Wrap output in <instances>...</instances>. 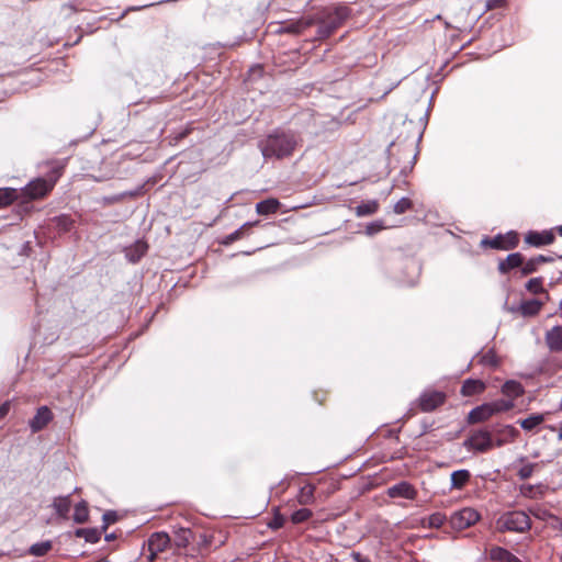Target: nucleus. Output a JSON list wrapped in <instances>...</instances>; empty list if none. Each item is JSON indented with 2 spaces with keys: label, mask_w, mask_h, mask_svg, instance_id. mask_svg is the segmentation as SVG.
I'll use <instances>...</instances> for the list:
<instances>
[{
  "label": "nucleus",
  "mask_w": 562,
  "mask_h": 562,
  "mask_svg": "<svg viewBox=\"0 0 562 562\" xmlns=\"http://www.w3.org/2000/svg\"><path fill=\"white\" fill-rule=\"evenodd\" d=\"M505 3H506V0H487L486 8H487V10H493V9L504 7Z\"/></svg>",
  "instance_id": "nucleus-50"
},
{
  "label": "nucleus",
  "mask_w": 562,
  "mask_h": 562,
  "mask_svg": "<svg viewBox=\"0 0 562 562\" xmlns=\"http://www.w3.org/2000/svg\"><path fill=\"white\" fill-rule=\"evenodd\" d=\"M409 268H411L414 272H417V270H418L417 266H416L414 262H412V263H411Z\"/></svg>",
  "instance_id": "nucleus-55"
},
{
  "label": "nucleus",
  "mask_w": 562,
  "mask_h": 562,
  "mask_svg": "<svg viewBox=\"0 0 562 562\" xmlns=\"http://www.w3.org/2000/svg\"><path fill=\"white\" fill-rule=\"evenodd\" d=\"M53 548V542L50 540L36 542L32 544L29 549V553L34 557H43Z\"/></svg>",
  "instance_id": "nucleus-35"
},
{
  "label": "nucleus",
  "mask_w": 562,
  "mask_h": 562,
  "mask_svg": "<svg viewBox=\"0 0 562 562\" xmlns=\"http://www.w3.org/2000/svg\"><path fill=\"white\" fill-rule=\"evenodd\" d=\"M480 519V514L471 507L454 512L449 519L450 526L456 530H463L473 526Z\"/></svg>",
  "instance_id": "nucleus-6"
},
{
  "label": "nucleus",
  "mask_w": 562,
  "mask_h": 562,
  "mask_svg": "<svg viewBox=\"0 0 562 562\" xmlns=\"http://www.w3.org/2000/svg\"><path fill=\"white\" fill-rule=\"evenodd\" d=\"M492 435H495L494 446L503 447L514 442L519 436V430L513 425L497 424L492 427Z\"/></svg>",
  "instance_id": "nucleus-7"
},
{
  "label": "nucleus",
  "mask_w": 562,
  "mask_h": 562,
  "mask_svg": "<svg viewBox=\"0 0 562 562\" xmlns=\"http://www.w3.org/2000/svg\"><path fill=\"white\" fill-rule=\"evenodd\" d=\"M543 302L537 299L522 301L518 307L519 313L524 317H532L540 313Z\"/></svg>",
  "instance_id": "nucleus-17"
},
{
  "label": "nucleus",
  "mask_w": 562,
  "mask_h": 562,
  "mask_svg": "<svg viewBox=\"0 0 562 562\" xmlns=\"http://www.w3.org/2000/svg\"><path fill=\"white\" fill-rule=\"evenodd\" d=\"M379 209V203L376 200L362 201L359 203L356 209V215L359 217L369 216L374 214Z\"/></svg>",
  "instance_id": "nucleus-26"
},
{
  "label": "nucleus",
  "mask_w": 562,
  "mask_h": 562,
  "mask_svg": "<svg viewBox=\"0 0 562 562\" xmlns=\"http://www.w3.org/2000/svg\"><path fill=\"white\" fill-rule=\"evenodd\" d=\"M147 246L144 241H136L132 247L125 250V256L130 262H137L145 255Z\"/></svg>",
  "instance_id": "nucleus-23"
},
{
  "label": "nucleus",
  "mask_w": 562,
  "mask_h": 562,
  "mask_svg": "<svg viewBox=\"0 0 562 562\" xmlns=\"http://www.w3.org/2000/svg\"><path fill=\"white\" fill-rule=\"evenodd\" d=\"M413 206L412 201L408 198H402L394 204V213L396 214H403L411 210Z\"/></svg>",
  "instance_id": "nucleus-42"
},
{
  "label": "nucleus",
  "mask_w": 562,
  "mask_h": 562,
  "mask_svg": "<svg viewBox=\"0 0 562 562\" xmlns=\"http://www.w3.org/2000/svg\"><path fill=\"white\" fill-rule=\"evenodd\" d=\"M481 362L485 366L490 367H496L498 364V360L496 358V355L490 350L486 353H484L481 358Z\"/></svg>",
  "instance_id": "nucleus-46"
},
{
  "label": "nucleus",
  "mask_w": 562,
  "mask_h": 562,
  "mask_svg": "<svg viewBox=\"0 0 562 562\" xmlns=\"http://www.w3.org/2000/svg\"><path fill=\"white\" fill-rule=\"evenodd\" d=\"M54 222L58 231L61 233L70 232L75 225L74 220L67 214L56 216Z\"/></svg>",
  "instance_id": "nucleus-34"
},
{
  "label": "nucleus",
  "mask_w": 562,
  "mask_h": 562,
  "mask_svg": "<svg viewBox=\"0 0 562 562\" xmlns=\"http://www.w3.org/2000/svg\"><path fill=\"white\" fill-rule=\"evenodd\" d=\"M10 411V402L7 401L0 405V420L4 418Z\"/></svg>",
  "instance_id": "nucleus-52"
},
{
  "label": "nucleus",
  "mask_w": 562,
  "mask_h": 562,
  "mask_svg": "<svg viewBox=\"0 0 562 562\" xmlns=\"http://www.w3.org/2000/svg\"><path fill=\"white\" fill-rule=\"evenodd\" d=\"M72 518L76 524H83L88 520L89 509L86 501H81L75 506Z\"/></svg>",
  "instance_id": "nucleus-32"
},
{
  "label": "nucleus",
  "mask_w": 562,
  "mask_h": 562,
  "mask_svg": "<svg viewBox=\"0 0 562 562\" xmlns=\"http://www.w3.org/2000/svg\"><path fill=\"white\" fill-rule=\"evenodd\" d=\"M524 263V256L520 252H512L504 260L498 262V271L506 274L516 268H520Z\"/></svg>",
  "instance_id": "nucleus-14"
},
{
  "label": "nucleus",
  "mask_w": 562,
  "mask_h": 562,
  "mask_svg": "<svg viewBox=\"0 0 562 562\" xmlns=\"http://www.w3.org/2000/svg\"><path fill=\"white\" fill-rule=\"evenodd\" d=\"M53 418V414L47 406L37 409L35 416L29 422V426L33 432L42 430Z\"/></svg>",
  "instance_id": "nucleus-11"
},
{
  "label": "nucleus",
  "mask_w": 562,
  "mask_h": 562,
  "mask_svg": "<svg viewBox=\"0 0 562 562\" xmlns=\"http://www.w3.org/2000/svg\"><path fill=\"white\" fill-rule=\"evenodd\" d=\"M307 26H310V22L304 20L299 21H289L283 24H281L276 32L278 33H292V34H300L302 33Z\"/></svg>",
  "instance_id": "nucleus-22"
},
{
  "label": "nucleus",
  "mask_w": 562,
  "mask_h": 562,
  "mask_svg": "<svg viewBox=\"0 0 562 562\" xmlns=\"http://www.w3.org/2000/svg\"><path fill=\"white\" fill-rule=\"evenodd\" d=\"M544 340L548 349L551 352H561L562 351V326L557 325L551 329L547 330L544 335Z\"/></svg>",
  "instance_id": "nucleus-12"
},
{
  "label": "nucleus",
  "mask_w": 562,
  "mask_h": 562,
  "mask_svg": "<svg viewBox=\"0 0 562 562\" xmlns=\"http://www.w3.org/2000/svg\"><path fill=\"white\" fill-rule=\"evenodd\" d=\"M495 415L492 403H484L474 407L469 413L470 423H482Z\"/></svg>",
  "instance_id": "nucleus-15"
},
{
  "label": "nucleus",
  "mask_w": 562,
  "mask_h": 562,
  "mask_svg": "<svg viewBox=\"0 0 562 562\" xmlns=\"http://www.w3.org/2000/svg\"><path fill=\"white\" fill-rule=\"evenodd\" d=\"M284 522H285L284 516L282 514H280L278 508H276L273 518L268 524V527L270 529L277 530V529H280L281 527H283Z\"/></svg>",
  "instance_id": "nucleus-44"
},
{
  "label": "nucleus",
  "mask_w": 562,
  "mask_h": 562,
  "mask_svg": "<svg viewBox=\"0 0 562 562\" xmlns=\"http://www.w3.org/2000/svg\"><path fill=\"white\" fill-rule=\"evenodd\" d=\"M465 445L475 452L483 453L491 450L495 447L492 430L479 429L473 431Z\"/></svg>",
  "instance_id": "nucleus-5"
},
{
  "label": "nucleus",
  "mask_w": 562,
  "mask_h": 562,
  "mask_svg": "<svg viewBox=\"0 0 562 562\" xmlns=\"http://www.w3.org/2000/svg\"><path fill=\"white\" fill-rule=\"evenodd\" d=\"M149 5H150V4H144V5H142L140 8H147V7H149Z\"/></svg>",
  "instance_id": "nucleus-61"
},
{
  "label": "nucleus",
  "mask_w": 562,
  "mask_h": 562,
  "mask_svg": "<svg viewBox=\"0 0 562 562\" xmlns=\"http://www.w3.org/2000/svg\"><path fill=\"white\" fill-rule=\"evenodd\" d=\"M530 512L533 515V517H536L537 519L543 520V521H547L550 519L559 520V518L555 515H553L547 508H543L541 506H537V507L532 508Z\"/></svg>",
  "instance_id": "nucleus-38"
},
{
  "label": "nucleus",
  "mask_w": 562,
  "mask_h": 562,
  "mask_svg": "<svg viewBox=\"0 0 562 562\" xmlns=\"http://www.w3.org/2000/svg\"><path fill=\"white\" fill-rule=\"evenodd\" d=\"M538 269H539V266L536 262V260L533 259V257L528 260L524 259V263L521 266V269L519 270V274H520V277H526V276L537 272Z\"/></svg>",
  "instance_id": "nucleus-41"
},
{
  "label": "nucleus",
  "mask_w": 562,
  "mask_h": 562,
  "mask_svg": "<svg viewBox=\"0 0 562 562\" xmlns=\"http://www.w3.org/2000/svg\"><path fill=\"white\" fill-rule=\"evenodd\" d=\"M63 166H55L47 178H36L30 181L23 189L22 194L30 200H37L44 198L50 192L61 176Z\"/></svg>",
  "instance_id": "nucleus-3"
},
{
  "label": "nucleus",
  "mask_w": 562,
  "mask_h": 562,
  "mask_svg": "<svg viewBox=\"0 0 562 562\" xmlns=\"http://www.w3.org/2000/svg\"><path fill=\"white\" fill-rule=\"evenodd\" d=\"M517 240L513 238L510 241L505 244L504 238L502 235H497L493 238H484L482 240V245H487L493 249H510L516 247Z\"/></svg>",
  "instance_id": "nucleus-24"
},
{
  "label": "nucleus",
  "mask_w": 562,
  "mask_h": 562,
  "mask_svg": "<svg viewBox=\"0 0 562 562\" xmlns=\"http://www.w3.org/2000/svg\"><path fill=\"white\" fill-rule=\"evenodd\" d=\"M383 229V223L381 221H375L367 225L366 233L367 235H374Z\"/></svg>",
  "instance_id": "nucleus-48"
},
{
  "label": "nucleus",
  "mask_w": 562,
  "mask_h": 562,
  "mask_svg": "<svg viewBox=\"0 0 562 562\" xmlns=\"http://www.w3.org/2000/svg\"><path fill=\"white\" fill-rule=\"evenodd\" d=\"M402 282H403L405 285H409V286H412V285H415V284H416V280H415V279H411V280H408V281H402Z\"/></svg>",
  "instance_id": "nucleus-53"
},
{
  "label": "nucleus",
  "mask_w": 562,
  "mask_h": 562,
  "mask_svg": "<svg viewBox=\"0 0 562 562\" xmlns=\"http://www.w3.org/2000/svg\"><path fill=\"white\" fill-rule=\"evenodd\" d=\"M533 259L536 260V262L538 263L539 267L541 265H543V263H548V262H552L553 261V257L544 256V255L535 256Z\"/></svg>",
  "instance_id": "nucleus-51"
},
{
  "label": "nucleus",
  "mask_w": 562,
  "mask_h": 562,
  "mask_svg": "<svg viewBox=\"0 0 562 562\" xmlns=\"http://www.w3.org/2000/svg\"><path fill=\"white\" fill-rule=\"evenodd\" d=\"M355 557H356V559L358 560V562H370V561H369V560H367V559L359 560V558L361 557V554H360V553H356V554H355Z\"/></svg>",
  "instance_id": "nucleus-54"
},
{
  "label": "nucleus",
  "mask_w": 562,
  "mask_h": 562,
  "mask_svg": "<svg viewBox=\"0 0 562 562\" xmlns=\"http://www.w3.org/2000/svg\"><path fill=\"white\" fill-rule=\"evenodd\" d=\"M75 535L90 543H97L101 539V531L95 528H79L75 531Z\"/></svg>",
  "instance_id": "nucleus-28"
},
{
  "label": "nucleus",
  "mask_w": 562,
  "mask_h": 562,
  "mask_svg": "<svg viewBox=\"0 0 562 562\" xmlns=\"http://www.w3.org/2000/svg\"><path fill=\"white\" fill-rule=\"evenodd\" d=\"M116 519H117V515L114 510L105 512L102 516V520H103L102 529L105 530L108 528V526L115 522Z\"/></svg>",
  "instance_id": "nucleus-47"
},
{
  "label": "nucleus",
  "mask_w": 562,
  "mask_h": 562,
  "mask_svg": "<svg viewBox=\"0 0 562 562\" xmlns=\"http://www.w3.org/2000/svg\"><path fill=\"white\" fill-rule=\"evenodd\" d=\"M445 26H446V29L452 27V25L448 21H445Z\"/></svg>",
  "instance_id": "nucleus-58"
},
{
  "label": "nucleus",
  "mask_w": 562,
  "mask_h": 562,
  "mask_svg": "<svg viewBox=\"0 0 562 562\" xmlns=\"http://www.w3.org/2000/svg\"><path fill=\"white\" fill-rule=\"evenodd\" d=\"M471 479V473L467 469L453 471L450 476L451 490H462Z\"/></svg>",
  "instance_id": "nucleus-20"
},
{
  "label": "nucleus",
  "mask_w": 562,
  "mask_h": 562,
  "mask_svg": "<svg viewBox=\"0 0 562 562\" xmlns=\"http://www.w3.org/2000/svg\"><path fill=\"white\" fill-rule=\"evenodd\" d=\"M312 516H313V513H312L311 509H308V508H301V509L295 510L291 515V521L293 524L297 525V524H301V522H304V521L308 520Z\"/></svg>",
  "instance_id": "nucleus-39"
},
{
  "label": "nucleus",
  "mask_w": 562,
  "mask_h": 562,
  "mask_svg": "<svg viewBox=\"0 0 562 562\" xmlns=\"http://www.w3.org/2000/svg\"><path fill=\"white\" fill-rule=\"evenodd\" d=\"M544 422V415L537 413L531 414L524 419H519L517 423L525 431H537L540 425Z\"/></svg>",
  "instance_id": "nucleus-21"
},
{
  "label": "nucleus",
  "mask_w": 562,
  "mask_h": 562,
  "mask_svg": "<svg viewBox=\"0 0 562 562\" xmlns=\"http://www.w3.org/2000/svg\"><path fill=\"white\" fill-rule=\"evenodd\" d=\"M525 288L528 292L532 294H540L546 292L543 288V278L541 277L531 278L530 280L527 281Z\"/></svg>",
  "instance_id": "nucleus-36"
},
{
  "label": "nucleus",
  "mask_w": 562,
  "mask_h": 562,
  "mask_svg": "<svg viewBox=\"0 0 562 562\" xmlns=\"http://www.w3.org/2000/svg\"><path fill=\"white\" fill-rule=\"evenodd\" d=\"M558 438H559V440H562V424H561V428H560V432L558 435Z\"/></svg>",
  "instance_id": "nucleus-57"
},
{
  "label": "nucleus",
  "mask_w": 562,
  "mask_h": 562,
  "mask_svg": "<svg viewBox=\"0 0 562 562\" xmlns=\"http://www.w3.org/2000/svg\"><path fill=\"white\" fill-rule=\"evenodd\" d=\"M19 196V192L12 188L0 189V207H4L13 203Z\"/></svg>",
  "instance_id": "nucleus-33"
},
{
  "label": "nucleus",
  "mask_w": 562,
  "mask_h": 562,
  "mask_svg": "<svg viewBox=\"0 0 562 562\" xmlns=\"http://www.w3.org/2000/svg\"><path fill=\"white\" fill-rule=\"evenodd\" d=\"M300 143L299 133L276 128L259 142V148L265 159H284L293 155Z\"/></svg>",
  "instance_id": "nucleus-1"
},
{
  "label": "nucleus",
  "mask_w": 562,
  "mask_h": 562,
  "mask_svg": "<svg viewBox=\"0 0 562 562\" xmlns=\"http://www.w3.org/2000/svg\"><path fill=\"white\" fill-rule=\"evenodd\" d=\"M112 538H113V535H108V536H105V539H106V540H111Z\"/></svg>",
  "instance_id": "nucleus-59"
},
{
  "label": "nucleus",
  "mask_w": 562,
  "mask_h": 562,
  "mask_svg": "<svg viewBox=\"0 0 562 562\" xmlns=\"http://www.w3.org/2000/svg\"><path fill=\"white\" fill-rule=\"evenodd\" d=\"M491 403L493 405L495 414L503 413V412H508V411H510L515 406L513 400L501 398V400H496V401L491 402Z\"/></svg>",
  "instance_id": "nucleus-40"
},
{
  "label": "nucleus",
  "mask_w": 562,
  "mask_h": 562,
  "mask_svg": "<svg viewBox=\"0 0 562 562\" xmlns=\"http://www.w3.org/2000/svg\"><path fill=\"white\" fill-rule=\"evenodd\" d=\"M191 530L188 528H180L176 533V544L179 548H186L190 543Z\"/></svg>",
  "instance_id": "nucleus-37"
},
{
  "label": "nucleus",
  "mask_w": 562,
  "mask_h": 562,
  "mask_svg": "<svg viewBox=\"0 0 562 562\" xmlns=\"http://www.w3.org/2000/svg\"><path fill=\"white\" fill-rule=\"evenodd\" d=\"M350 10L346 5H338L325 10L317 23V36L321 40L329 37L349 16Z\"/></svg>",
  "instance_id": "nucleus-2"
},
{
  "label": "nucleus",
  "mask_w": 562,
  "mask_h": 562,
  "mask_svg": "<svg viewBox=\"0 0 562 562\" xmlns=\"http://www.w3.org/2000/svg\"><path fill=\"white\" fill-rule=\"evenodd\" d=\"M555 239V235L552 229L546 231H529L525 235V243L529 246L540 248L543 246L551 245Z\"/></svg>",
  "instance_id": "nucleus-9"
},
{
  "label": "nucleus",
  "mask_w": 562,
  "mask_h": 562,
  "mask_svg": "<svg viewBox=\"0 0 562 562\" xmlns=\"http://www.w3.org/2000/svg\"><path fill=\"white\" fill-rule=\"evenodd\" d=\"M446 401V394L436 390L424 391L419 398L418 405L423 412H431L442 405Z\"/></svg>",
  "instance_id": "nucleus-8"
},
{
  "label": "nucleus",
  "mask_w": 562,
  "mask_h": 562,
  "mask_svg": "<svg viewBox=\"0 0 562 562\" xmlns=\"http://www.w3.org/2000/svg\"><path fill=\"white\" fill-rule=\"evenodd\" d=\"M314 493H315V485L308 483V484H305L304 486H302L300 488L297 497H296L299 504H301V505L313 504L315 501Z\"/></svg>",
  "instance_id": "nucleus-27"
},
{
  "label": "nucleus",
  "mask_w": 562,
  "mask_h": 562,
  "mask_svg": "<svg viewBox=\"0 0 562 562\" xmlns=\"http://www.w3.org/2000/svg\"><path fill=\"white\" fill-rule=\"evenodd\" d=\"M555 229L559 233V235L562 237V225L557 226Z\"/></svg>",
  "instance_id": "nucleus-56"
},
{
  "label": "nucleus",
  "mask_w": 562,
  "mask_h": 562,
  "mask_svg": "<svg viewBox=\"0 0 562 562\" xmlns=\"http://www.w3.org/2000/svg\"><path fill=\"white\" fill-rule=\"evenodd\" d=\"M485 390V383L481 380L467 379L461 386V394L463 396H473L480 394Z\"/></svg>",
  "instance_id": "nucleus-19"
},
{
  "label": "nucleus",
  "mask_w": 562,
  "mask_h": 562,
  "mask_svg": "<svg viewBox=\"0 0 562 562\" xmlns=\"http://www.w3.org/2000/svg\"><path fill=\"white\" fill-rule=\"evenodd\" d=\"M280 202L277 199H267L256 204V212L260 215H270L279 210Z\"/></svg>",
  "instance_id": "nucleus-25"
},
{
  "label": "nucleus",
  "mask_w": 562,
  "mask_h": 562,
  "mask_svg": "<svg viewBox=\"0 0 562 562\" xmlns=\"http://www.w3.org/2000/svg\"><path fill=\"white\" fill-rule=\"evenodd\" d=\"M52 506L60 518L67 519L71 507L70 495L55 497Z\"/></svg>",
  "instance_id": "nucleus-18"
},
{
  "label": "nucleus",
  "mask_w": 562,
  "mask_h": 562,
  "mask_svg": "<svg viewBox=\"0 0 562 562\" xmlns=\"http://www.w3.org/2000/svg\"><path fill=\"white\" fill-rule=\"evenodd\" d=\"M537 467H538V464H537V463H530V462H529V463L524 464V465L518 470V473H517V474H518V476H519V479H520V480H527V479H529V477L532 475V473H533V471H535V469H536Z\"/></svg>",
  "instance_id": "nucleus-43"
},
{
  "label": "nucleus",
  "mask_w": 562,
  "mask_h": 562,
  "mask_svg": "<svg viewBox=\"0 0 562 562\" xmlns=\"http://www.w3.org/2000/svg\"><path fill=\"white\" fill-rule=\"evenodd\" d=\"M520 491V494L524 496V497H532L533 496V491H535V487L530 484H522L519 488Z\"/></svg>",
  "instance_id": "nucleus-49"
},
{
  "label": "nucleus",
  "mask_w": 562,
  "mask_h": 562,
  "mask_svg": "<svg viewBox=\"0 0 562 562\" xmlns=\"http://www.w3.org/2000/svg\"><path fill=\"white\" fill-rule=\"evenodd\" d=\"M139 190L140 189L133 190V191H124V192H121V193H117V194H114V195L103 196L102 198V204L103 205H111V204L121 202L125 198H134V196L139 194Z\"/></svg>",
  "instance_id": "nucleus-30"
},
{
  "label": "nucleus",
  "mask_w": 562,
  "mask_h": 562,
  "mask_svg": "<svg viewBox=\"0 0 562 562\" xmlns=\"http://www.w3.org/2000/svg\"><path fill=\"white\" fill-rule=\"evenodd\" d=\"M502 392L506 396H510V397L515 398V397H518L524 394V387L521 386V384L519 382L509 380L503 384Z\"/></svg>",
  "instance_id": "nucleus-29"
},
{
  "label": "nucleus",
  "mask_w": 562,
  "mask_h": 562,
  "mask_svg": "<svg viewBox=\"0 0 562 562\" xmlns=\"http://www.w3.org/2000/svg\"><path fill=\"white\" fill-rule=\"evenodd\" d=\"M387 494L392 498L402 497L412 501L416 497V490L408 482H400L391 486Z\"/></svg>",
  "instance_id": "nucleus-13"
},
{
  "label": "nucleus",
  "mask_w": 562,
  "mask_h": 562,
  "mask_svg": "<svg viewBox=\"0 0 562 562\" xmlns=\"http://www.w3.org/2000/svg\"><path fill=\"white\" fill-rule=\"evenodd\" d=\"M446 521V516L441 513H434L428 518V524L430 527L439 528Z\"/></svg>",
  "instance_id": "nucleus-45"
},
{
  "label": "nucleus",
  "mask_w": 562,
  "mask_h": 562,
  "mask_svg": "<svg viewBox=\"0 0 562 562\" xmlns=\"http://www.w3.org/2000/svg\"><path fill=\"white\" fill-rule=\"evenodd\" d=\"M148 551L150 560H154L158 553L165 551L170 542V537L167 532H154L148 538Z\"/></svg>",
  "instance_id": "nucleus-10"
},
{
  "label": "nucleus",
  "mask_w": 562,
  "mask_h": 562,
  "mask_svg": "<svg viewBox=\"0 0 562 562\" xmlns=\"http://www.w3.org/2000/svg\"><path fill=\"white\" fill-rule=\"evenodd\" d=\"M497 530L522 533L530 529L531 520L522 510L503 513L496 520Z\"/></svg>",
  "instance_id": "nucleus-4"
},
{
  "label": "nucleus",
  "mask_w": 562,
  "mask_h": 562,
  "mask_svg": "<svg viewBox=\"0 0 562 562\" xmlns=\"http://www.w3.org/2000/svg\"><path fill=\"white\" fill-rule=\"evenodd\" d=\"M525 460H526V458H525V457L519 458V461H520V462H524Z\"/></svg>",
  "instance_id": "nucleus-60"
},
{
  "label": "nucleus",
  "mask_w": 562,
  "mask_h": 562,
  "mask_svg": "<svg viewBox=\"0 0 562 562\" xmlns=\"http://www.w3.org/2000/svg\"><path fill=\"white\" fill-rule=\"evenodd\" d=\"M488 558L493 562H521L519 558L503 547H493Z\"/></svg>",
  "instance_id": "nucleus-16"
},
{
  "label": "nucleus",
  "mask_w": 562,
  "mask_h": 562,
  "mask_svg": "<svg viewBox=\"0 0 562 562\" xmlns=\"http://www.w3.org/2000/svg\"><path fill=\"white\" fill-rule=\"evenodd\" d=\"M258 224H259V221L244 223L239 228H237L236 231H234L229 235L225 236V238L223 239L222 244L223 245H231L232 243H234V241H236V240H238L239 238L243 237L244 231H245L246 227L256 226Z\"/></svg>",
  "instance_id": "nucleus-31"
}]
</instances>
